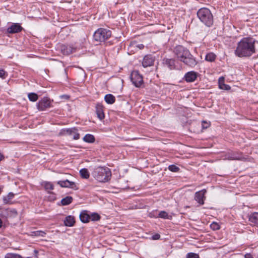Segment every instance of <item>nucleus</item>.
<instances>
[{
	"mask_svg": "<svg viewBox=\"0 0 258 258\" xmlns=\"http://www.w3.org/2000/svg\"><path fill=\"white\" fill-rule=\"evenodd\" d=\"M255 39L247 37L243 38L237 44L234 51L236 56L239 57H249L255 52Z\"/></svg>",
	"mask_w": 258,
	"mask_h": 258,
	"instance_id": "1",
	"label": "nucleus"
},
{
	"mask_svg": "<svg viewBox=\"0 0 258 258\" xmlns=\"http://www.w3.org/2000/svg\"><path fill=\"white\" fill-rule=\"evenodd\" d=\"M177 59L190 68H194L198 64V60L190 52L188 49L182 45H177L173 50Z\"/></svg>",
	"mask_w": 258,
	"mask_h": 258,
	"instance_id": "2",
	"label": "nucleus"
},
{
	"mask_svg": "<svg viewBox=\"0 0 258 258\" xmlns=\"http://www.w3.org/2000/svg\"><path fill=\"white\" fill-rule=\"evenodd\" d=\"M93 177L98 181L105 182L108 181L110 178L111 173L107 167H98L92 172Z\"/></svg>",
	"mask_w": 258,
	"mask_h": 258,
	"instance_id": "3",
	"label": "nucleus"
},
{
	"mask_svg": "<svg viewBox=\"0 0 258 258\" xmlns=\"http://www.w3.org/2000/svg\"><path fill=\"white\" fill-rule=\"evenodd\" d=\"M197 16L200 20L207 27L213 24V16L209 9L202 8L197 12Z\"/></svg>",
	"mask_w": 258,
	"mask_h": 258,
	"instance_id": "4",
	"label": "nucleus"
},
{
	"mask_svg": "<svg viewBox=\"0 0 258 258\" xmlns=\"http://www.w3.org/2000/svg\"><path fill=\"white\" fill-rule=\"evenodd\" d=\"M111 31L107 28H100L95 31L93 38L97 42H104L111 36Z\"/></svg>",
	"mask_w": 258,
	"mask_h": 258,
	"instance_id": "5",
	"label": "nucleus"
},
{
	"mask_svg": "<svg viewBox=\"0 0 258 258\" xmlns=\"http://www.w3.org/2000/svg\"><path fill=\"white\" fill-rule=\"evenodd\" d=\"M131 80L134 86L137 88L141 87L144 84L143 76L138 71H134L130 76Z\"/></svg>",
	"mask_w": 258,
	"mask_h": 258,
	"instance_id": "6",
	"label": "nucleus"
},
{
	"mask_svg": "<svg viewBox=\"0 0 258 258\" xmlns=\"http://www.w3.org/2000/svg\"><path fill=\"white\" fill-rule=\"evenodd\" d=\"M37 106L39 110H45L46 109L51 106V101L48 97H44L39 101Z\"/></svg>",
	"mask_w": 258,
	"mask_h": 258,
	"instance_id": "7",
	"label": "nucleus"
},
{
	"mask_svg": "<svg viewBox=\"0 0 258 258\" xmlns=\"http://www.w3.org/2000/svg\"><path fill=\"white\" fill-rule=\"evenodd\" d=\"M207 190L205 189L200 191H197L195 194V200L200 205H203L204 204V200L206 197L205 196Z\"/></svg>",
	"mask_w": 258,
	"mask_h": 258,
	"instance_id": "8",
	"label": "nucleus"
},
{
	"mask_svg": "<svg viewBox=\"0 0 258 258\" xmlns=\"http://www.w3.org/2000/svg\"><path fill=\"white\" fill-rule=\"evenodd\" d=\"M162 63L165 67L168 68L170 70L176 69L175 60L173 58H164Z\"/></svg>",
	"mask_w": 258,
	"mask_h": 258,
	"instance_id": "9",
	"label": "nucleus"
},
{
	"mask_svg": "<svg viewBox=\"0 0 258 258\" xmlns=\"http://www.w3.org/2000/svg\"><path fill=\"white\" fill-rule=\"evenodd\" d=\"M57 184L62 187H69L75 190L78 189V187L74 182L70 181L68 179L63 181H58Z\"/></svg>",
	"mask_w": 258,
	"mask_h": 258,
	"instance_id": "10",
	"label": "nucleus"
},
{
	"mask_svg": "<svg viewBox=\"0 0 258 258\" xmlns=\"http://www.w3.org/2000/svg\"><path fill=\"white\" fill-rule=\"evenodd\" d=\"M23 28L19 23H13L7 29V32L10 34H14L20 32Z\"/></svg>",
	"mask_w": 258,
	"mask_h": 258,
	"instance_id": "11",
	"label": "nucleus"
},
{
	"mask_svg": "<svg viewBox=\"0 0 258 258\" xmlns=\"http://www.w3.org/2000/svg\"><path fill=\"white\" fill-rule=\"evenodd\" d=\"M154 59L151 55H146L143 60L142 66L144 68H147L153 65Z\"/></svg>",
	"mask_w": 258,
	"mask_h": 258,
	"instance_id": "12",
	"label": "nucleus"
},
{
	"mask_svg": "<svg viewBox=\"0 0 258 258\" xmlns=\"http://www.w3.org/2000/svg\"><path fill=\"white\" fill-rule=\"evenodd\" d=\"M198 77V73L194 71L186 73L184 75V79L187 82H194Z\"/></svg>",
	"mask_w": 258,
	"mask_h": 258,
	"instance_id": "13",
	"label": "nucleus"
},
{
	"mask_svg": "<svg viewBox=\"0 0 258 258\" xmlns=\"http://www.w3.org/2000/svg\"><path fill=\"white\" fill-rule=\"evenodd\" d=\"M61 52L64 55H69L73 53L74 49L68 45H61L60 47Z\"/></svg>",
	"mask_w": 258,
	"mask_h": 258,
	"instance_id": "14",
	"label": "nucleus"
},
{
	"mask_svg": "<svg viewBox=\"0 0 258 258\" xmlns=\"http://www.w3.org/2000/svg\"><path fill=\"white\" fill-rule=\"evenodd\" d=\"M80 220L83 223H87L90 220V214L86 210L83 211L80 214Z\"/></svg>",
	"mask_w": 258,
	"mask_h": 258,
	"instance_id": "15",
	"label": "nucleus"
},
{
	"mask_svg": "<svg viewBox=\"0 0 258 258\" xmlns=\"http://www.w3.org/2000/svg\"><path fill=\"white\" fill-rule=\"evenodd\" d=\"M225 78L223 77H221L219 78L218 84L219 87L220 89L224 90H229L231 87L229 85L224 83Z\"/></svg>",
	"mask_w": 258,
	"mask_h": 258,
	"instance_id": "16",
	"label": "nucleus"
},
{
	"mask_svg": "<svg viewBox=\"0 0 258 258\" xmlns=\"http://www.w3.org/2000/svg\"><path fill=\"white\" fill-rule=\"evenodd\" d=\"M96 112L97 117L102 120L104 118L103 106L100 104H97L96 106Z\"/></svg>",
	"mask_w": 258,
	"mask_h": 258,
	"instance_id": "17",
	"label": "nucleus"
},
{
	"mask_svg": "<svg viewBox=\"0 0 258 258\" xmlns=\"http://www.w3.org/2000/svg\"><path fill=\"white\" fill-rule=\"evenodd\" d=\"M75 223V218L72 216H68L64 220V224L66 226L72 227Z\"/></svg>",
	"mask_w": 258,
	"mask_h": 258,
	"instance_id": "18",
	"label": "nucleus"
},
{
	"mask_svg": "<svg viewBox=\"0 0 258 258\" xmlns=\"http://www.w3.org/2000/svg\"><path fill=\"white\" fill-rule=\"evenodd\" d=\"M249 220L254 225L258 226V212L251 214L249 216Z\"/></svg>",
	"mask_w": 258,
	"mask_h": 258,
	"instance_id": "19",
	"label": "nucleus"
},
{
	"mask_svg": "<svg viewBox=\"0 0 258 258\" xmlns=\"http://www.w3.org/2000/svg\"><path fill=\"white\" fill-rule=\"evenodd\" d=\"M104 100L107 104H112L115 102V98L113 95L108 94L105 96Z\"/></svg>",
	"mask_w": 258,
	"mask_h": 258,
	"instance_id": "20",
	"label": "nucleus"
},
{
	"mask_svg": "<svg viewBox=\"0 0 258 258\" xmlns=\"http://www.w3.org/2000/svg\"><path fill=\"white\" fill-rule=\"evenodd\" d=\"M14 194L13 192H9L8 195L3 198V201L4 204H11V200L14 198Z\"/></svg>",
	"mask_w": 258,
	"mask_h": 258,
	"instance_id": "21",
	"label": "nucleus"
},
{
	"mask_svg": "<svg viewBox=\"0 0 258 258\" xmlns=\"http://www.w3.org/2000/svg\"><path fill=\"white\" fill-rule=\"evenodd\" d=\"M153 217L155 218H161L164 219H170L172 217L171 216H169L168 213L164 211H160L157 216L153 215Z\"/></svg>",
	"mask_w": 258,
	"mask_h": 258,
	"instance_id": "22",
	"label": "nucleus"
},
{
	"mask_svg": "<svg viewBox=\"0 0 258 258\" xmlns=\"http://www.w3.org/2000/svg\"><path fill=\"white\" fill-rule=\"evenodd\" d=\"M83 141L86 143H93L95 142V139L93 135L88 134L84 137Z\"/></svg>",
	"mask_w": 258,
	"mask_h": 258,
	"instance_id": "23",
	"label": "nucleus"
},
{
	"mask_svg": "<svg viewBox=\"0 0 258 258\" xmlns=\"http://www.w3.org/2000/svg\"><path fill=\"white\" fill-rule=\"evenodd\" d=\"M226 159L228 160H240L241 159V157L234 153H228L226 155Z\"/></svg>",
	"mask_w": 258,
	"mask_h": 258,
	"instance_id": "24",
	"label": "nucleus"
},
{
	"mask_svg": "<svg viewBox=\"0 0 258 258\" xmlns=\"http://www.w3.org/2000/svg\"><path fill=\"white\" fill-rule=\"evenodd\" d=\"M80 174L81 177L84 179H88L90 177L89 172L86 168L81 169L80 170Z\"/></svg>",
	"mask_w": 258,
	"mask_h": 258,
	"instance_id": "25",
	"label": "nucleus"
},
{
	"mask_svg": "<svg viewBox=\"0 0 258 258\" xmlns=\"http://www.w3.org/2000/svg\"><path fill=\"white\" fill-rule=\"evenodd\" d=\"M73 201V198L71 196H67L63 198L61 201V203L63 206L70 204Z\"/></svg>",
	"mask_w": 258,
	"mask_h": 258,
	"instance_id": "26",
	"label": "nucleus"
},
{
	"mask_svg": "<svg viewBox=\"0 0 258 258\" xmlns=\"http://www.w3.org/2000/svg\"><path fill=\"white\" fill-rule=\"evenodd\" d=\"M216 55L213 52H210L207 54L205 57V60L208 61L213 62L216 59Z\"/></svg>",
	"mask_w": 258,
	"mask_h": 258,
	"instance_id": "27",
	"label": "nucleus"
},
{
	"mask_svg": "<svg viewBox=\"0 0 258 258\" xmlns=\"http://www.w3.org/2000/svg\"><path fill=\"white\" fill-rule=\"evenodd\" d=\"M29 99L33 102L36 101L38 99V96L35 93H30L28 95Z\"/></svg>",
	"mask_w": 258,
	"mask_h": 258,
	"instance_id": "28",
	"label": "nucleus"
},
{
	"mask_svg": "<svg viewBox=\"0 0 258 258\" xmlns=\"http://www.w3.org/2000/svg\"><path fill=\"white\" fill-rule=\"evenodd\" d=\"M90 220L93 221H99L101 217L100 216L96 213H93L91 215H90Z\"/></svg>",
	"mask_w": 258,
	"mask_h": 258,
	"instance_id": "29",
	"label": "nucleus"
},
{
	"mask_svg": "<svg viewBox=\"0 0 258 258\" xmlns=\"http://www.w3.org/2000/svg\"><path fill=\"white\" fill-rule=\"evenodd\" d=\"M75 130H77V128L76 127L64 129L63 130V134L68 135H72L74 132H75Z\"/></svg>",
	"mask_w": 258,
	"mask_h": 258,
	"instance_id": "30",
	"label": "nucleus"
},
{
	"mask_svg": "<svg viewBox=\"0 0 258 258\" xmlns=\"http://www.w3.org/2000/svg\"><path fill=\"white\" fill-rule=\"evenodd\" d=\"M5 258H22V257L18 254L9 253L6 255Z\"/></svg>",
	"mask_w": 258,
	"mask_h": 258,
	"instance_id": "31",
	"label": "nucleus"
},
{
	"mask_svg": "<svg viewBox=\"0 0 258 258\" xmlns=\"http://www.w3.org/2000/svg\"><path fill=\"white\" fill-rule=\"evenodd\" d=\"M44 187L46 190H52L54 188L53 185L50 182H45L44 184Z\"/></svg>",
	"mask_w": 258,
	"mask_h": 258,
	"instance_id": "32",
	"label": "nucleus"
},
{
	"mask_svg": "<svg viewBox=\"0 0 258 258\" xmlns=\"http://www.w3.org/2000/svg\"><path fill=\"white\" fill-rule=\"evenodd\" d=\"M168 169L172 172H177L179 171L180 168L177 166L172 164L168 166Z\"/></svg>",
	"mask_w": 258,
	"mask_h": 258,
	"instance_id": "33",
	"label": "nucleus"
},
{
	"mask_svg": "<svg viewBox=\"0 0 258 258\" xmlns=\"http://www.w3.org/2000/svg\"><path fill=\"white\" fill-rule=\"evenodd\" d=\"M186 258H200V256L198 253L189 252L187 253Z\"/></svg>",
	"mask_w": 258,
	"mask_h": 258,
	"instance_id": "34",
	"label": "nucleus"
},
{
	"mask_svg": "<svg viewBox=\"0 0 258 258\" xmlns=\"http://www.w3.org/2000/svg\"><path fill=\"white\" fill-rule=\"evenodd\" d=\"M210 227H211V229H212L214 230H218L220 228V225L216 222H213L211 224Z\"/></svg>",
	"mask_w": 258,
	"mask_h": 258,
	"instance_id": "35",
	"label": "nucleus"
},
{
	"mask_svg": "<svg viewBox=\"0 0 258 258\" xmlns=\"http://www.w3.org/2000/svg\"><path fill=\"white\" fill-rule=\"evenodd\" d=\"M8 76V73L3 69H0V78L3 79H6Z\"/></svg>",
	"mask_w": 258,
	"mask_h": 258,
	"instance_id": "36",
	"label": "nucleus"
},
{
	"mask_svg": "<svg viewBox=\"0 0 258 258\" xmlns=\"http://www.w3.org/2000/svg\"><path fill=\"white\" fill-rule=\"evenodd\" d=\"M35 236L44 237L46 235V233L43 231H37L34 232Z\"/></svg>",
	"mask_w": 258,
	"mask_h": 258,
	"instance_id": "37",
	"label": "nucleus"
},
{
	"mask_svg": "<svg viewBox=\"0 0 258 258\" xmlns=\"http://www.w3.org/2000/svg\"><path fill=\"white\" fill-rule=\"evenodd\" d=\"M132 45L134 47L138 48L139 49H142L144 48V45L143 44H137L136 42H134Z\"/></svg>",
	"mask_w": 258,
	"mask_h": 258,
	"instance_id": "38",
	"label": "nucleus"
},
{
	"mask_svg": "<svg viewBox=\"0 0 258 258\" xmlns=\"http://www.w3.org/2000/svg\"><path fill=\"white\" fill-rule=\"evenodd\" d=\"M73 139L77 140L80 138V134L78 133V130H75V132L73 133Z\"/></svg>",
	"mask_w": 258,
	"mask_h": 258,
	"instance_id": "39",
	"label": "nucleus"
},
{
	"mask_svg": "<svg viewBox=\"0 0 258 258\" xmlns=\"http://www.w3.org/2000/svg\"><path fill=\"white\" fill-rule=\"evenodd\" d=\"M210 125V122H207L206 121H202V127L204 129H206L209 127Z\"/></svg>",
	"mask_w": 258,
	"mask_h": 258,
	"instance_id": "40",
	"label": "nucleus"
},
{
	"mask_svg": "<svg viewBox=\"0 0 258 258\" xmlns=\"http://www.w3.org/2000/svg\"><path fill=\"white\" fill-rule=\"evenodd\" d=\"M160 238V235L159 234L156 233L152 236V239L153 240H158Z\"/></svg>",
	"mask_w": 258,
	"mask_h": 258,
	"instance_id": "41",
	"label": "nucleus"
},
{
	"mask_svg": "<svg viewBox=\"0 0 258 258\" xmlns=\"http://www.w3.org/2000/svg\"><path fill=\"white\" fill-rule=\"evenodd\" d=\"M244 258H253L250 253H246L244 255Z\"/></svg>",
	"mask_w": 258,
	"mask_h": 258,
	"instance_id": "42",
	"label": "nucleus"
},
{
	"mask_svg": "<svg viewBox=\"0 0 258 258\" xmlns=\"http://www.w3.org/2000/svg\"><path fill=\"white\" fill-rule=\"evenodd\" d=\"M3 158H4L3 155L0 153V161L2 160Z\"/></svg>",
	"mask_w": 258,
	"mask_h": 258,
	"instance_id": "43",
	"label": "nucleus"
},
{
	"mask_svg": "<svg viewBox=\"0 0 258 258\" xmlns=\"http://www.w3.org/2000/svg\"><path fill=\"white\" fill-rule=\"evenodd\" d=\"M3 224L2 220L0 219V228L2 227Z\"/></svg>",
	"mask_w": 258,
	"mask_h": 258,
	"instance_id": "44",
	"label": "nucleus"
},
{
	"mask_svg": "<svg viewBox=\"0 0 258 258\" xmlns=\"http://www.w3.org/2000/svg\"><path fill=\"white\" fill-rule=\"evenodd\" d=\"M28 258H38V257H37V256H35V257H28Z\"/></svg>",
	"mask_w": 258,
	"mask_h": 258,
	"instance_id": "45",
	"label": "nucleus"
}]
</instances>
